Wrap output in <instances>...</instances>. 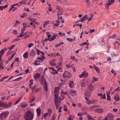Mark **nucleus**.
Returning a JSON list of instances; mask_svg holds the SVG:
<instances>
[{
	"label": "nucleus",
	"mask_w": 120,
	"mask_h": 120,
	"mask_svg": "<svg viewBox=\"0 0 120 120\" xmlns=\"http://www.w3.org/2000/svg\"><path fill=\"white\" fill-rule=\"evenodd\" d=\"M34 117L33 113L30 111H28L24 116V119L25 120H32Z\"/></svg>",
	"instance_id": "f257e3e1"
},
{
	"label": "nucleus",
	"mask_w": 120,
	"mask_h": 120,
	"mask_svg": "<svg viewBox=\"0 0 120 120\" xmlns=\"http://www.w3.org/2000/svg\"><path fill=\"white\" fill-rule=\"evenodd\" d=\"M9 112L8 111H5L1 113L0 115V118L3 119L6 118L9 114Z\"/></svg>",
	"instance_id": "f03ea898"
},
{
	"label": "nucleus",
	"mask_w": 120,
	"mask_h": 120,
	"mask_svg": "<svg viewBox=\"0 0 120 120\" xmlns=\"http://www.w3.org/2000/svg\"><path fill=\"white\" fill-rule=\"evenodd\" d=\"M12 103H10L8 104H7L5 102H2L1 106H2L5 108H7L10 107L12 106Z\"/></svg>",
	"instance_id": "7ed1b4c3"
},
{
	"label": "nucleus",
	"mask_w": 120,
	"mask_h": 120,
	"mask_svg": "<svg viewBox=\"0 0 120 120\" xmlns=\"http://www.w3.org/2000/svg\"><path fill=\"white\" fill-rule=\"evenodd\" d=\"M108 2H109L107 3L105 5V7L107 9H109V6L113 4L115 2V1L114 0H109Z\"/></svg>",
	"instance_id": "20e7f679"
},
{
	"label": "nucleus",
	"mask_w": 120,
	"mask_h": 120,
	"mask_svg": "<svg viewBox=\"0 0 120 120\" xmlns=\"http://www.w3.org/2000/svg\"><path fill=\"white\" fill-rule=\"evenodd\" d=\"M63 77L64 78H65V77H66L68 78H69L71 77V74L67 71H65L64 73L63 74Z\"/></svg>",
	"instance_id": "39448f33"
},
{
	"label": "nucleus",
	"mask_w": 120,
	"mask_h": 120,
	"mask_svg": "<svg viewBox=\"0 0 120 120\" xmlns=\"http://www.w3.org/2000/svg\"><path fill=\"white\" fill-rule=\"evenodd\" d=\"M54 100L60 101L61 100H63L61 98L60 96H58V94H55L54 95Z\"/></svg>",
	"instance_id": "423d86ee"
},
{
	"label": "nucleus",
	"mask_w": 120,
	"mask_h": 120,
	"mask_svg": "<svg viewBox=\"0 0 120 120\" xmlns=\"http://www.w3.org/2000/svg\"><path fill=\"white\" fill-rule=\"evenodd\" d=\"M43 75L42 76L41 79V85H44L46 84L47 82L45 79L43 78Z\"/></svg>",
	"instance_id": "0eeeda50"
},
{
	"label": "nucleus",
	"mask_w": 120,
	"mask_h": 120,
	"mask_svg": "<svg viewBox=\"0 0 120 120\" xmlns=\"http://www.w3.org/2000/svg\"><path fill=\"white\" fill-rule=\"evenodd\" d=\"M41 75L39 73H37L34 75V78L35 80H38V79L41 76Z\"/></svg>",
	"instance_id": "6e6552de"
},
{
	"label": "nucleus",
	"mask_w": 120,
	"mask_h": 120,
	"mask_svg": "<svg viewBox=\"0 0 120 120\" xmlns=\"http://www.w3.org/2000/svg\"><path fill=\"white\" fill-rule=\"evenodd\" d=\"M55 60L52 59L50 61V63L51 65L53 66H55L56 65V64L55 63Z\"/></svg>",
	"instance_id": "1a4fd4ad"
},
{
	"label": "nucleus",
	"mask_w": 120,
	"mask_h": 120,
	"mask_svg": "<svg viewBox=\"0 0 120 120\" xmlns=\"http://www.w3.org/2000/svg\"><path fill=\"white\" fill-rule=\"evenodd\" d=\"M114 99L116 101H119L120 100V99L119 95L118 94H117L114 97Z\"/></svg>",
	"instance_id": "9d476101"
},
{
	"label": "nucleus",
	"mask_w": 120,
	"mask_h": 120,
	"mask_svg": "<svg viewBox=\"0 0 120 120\" xmlns=\"http://www.w3.org/2000/svg\"><path fill=\"white\" fill-rule=\"evenodd\" d=\"M45 59V58L44 56H41V57H38L37 58V59L40 60L41 62H42L43 61V59Z\"/></svg>",
	"instance_id": "9b49d317"
},
{
	"label": "nucleus",
	"mask_w": 120,
	"mask_h": 120,
	"mask_svg": "<svg viewBox=\"0 0 120 120\" xmlns=\"http://www.w3.org/2000/svg\"><path fill=\"white\" fill-rule=\"evenodd\" d=\"M87 19V17L86 15H85L82 18H81L79 20V22H82L84 20H86Z\"/></svg>",
	"instance_id": "f8f14e48"
},
{
	"label": "nucleus",
	"mask_w": 120,
	"mask_h": 120,
	"mask_svg": "<svg viewBox=\"0 0 120 120\" xmlns=\"http://www.w3.org/2000/svg\"><path fill=\"white\" fill-rule=\"evenodd\" d=\"M36 111L37 114V116H39L41 114V109L39 108H37L36 110Z\"/></svg>",
	"instance_id": "ddd939ff"
},
{
	"label": "nucleus",
	"mask_w": 120,
	"mask_h": 120,
	"mask_svg": "<svg viewBox=\"0 0 120 120\" xmlns=\"http://www.w3.org/2000/svg\"><path fill=\"white\" fill-rule=\"evenodd\" d=\"M107 116L109 120L112 119L113 118V116L111 113L108 114H107Z\"/></svg>",
	"instance_id": "4468645a"
},
{
	"label": "nucleus",
	"mask_w": 120,
	"mask_h": 120,
	"mask_svg": "<svg viewBox=\"0 0 120 120\" xmlns=\"http://www.w3.org/2000/svg\"><path fill=\"white\" fill-rule=\"evenodd\" d=\"M86 91L88 93H89L93 91L94 89H92L88 87L86 89Z\"/></svg>",
	"instance_id": "2eb2a0df"
},
{
	"label": "nucleus",
	"mask_w": 120,
	"mask_h": 120,
	"mask_svg": "<svg viewBox=\"0 0 120 120\" xmlns=\"http://www.w3.org/2000/svg\"><path fill=\"white\" fill-rule=\"evenodd\" d=\"M103 110L102 109H96V111L99 113H101L103 112Z\"/></svg>",
	"instance_id": "dca6fc26"
},
{
	"label": "nucleus",
	"mask_w": 120,
	"mask_h": 120,
	"mask_svg": "<svg viewBox=\"0 0 120 120\" xmlns=\"http://www.w3.org/2000/svg\"><path fill=\"white\" fill-rule=\"evenodd\" d=\"M54 102L55 105L60 106L61 103L60 101H58L54 100Z\"/></svg>",
	"instance_id": "f3484780"
},
{
	"label": "nucleus",
	"mask_w": 120,
	"mask_h": 120,
	"mask_svg": "<svg viewBox=\"0 0 120 120\" xmlns=\"http://www.w3.org/2000/svg\"><path fill=\"white\" fill-rule=\"evenodd\" d=\"M110 92L109 93H106V95L107 96V100L109 101H110L111 100V97L109 96Z\"/></svg>",
	"instance_id": "a211bd4d"
},
{
	"label": "nucleus",
	"mask_w": 120,
	"mask_h": 120,
	"mask_svg": "<svg viewBox=\"0 0 120 120\" xmlns=\"http://www.w3.org/2000/svg\"><path fill=\"white\" fill-rule=\"evenodd\" d=\"M35 54V52L33 50L30 52L29 54L30 56H34Z\"/></svg>",
	"instance_id": "6ab92c4d"
},
{
	"label": "nucleus",
	"mask_w": 120,
	"mask_h": 120,
	"mask_svg": "<svg viewBox=\"0 0 120 120\" xmlns=\"http://www.w3.org/2000/svg\"><path fill=\"white\" fill-rule=\"evenodd\" d=\"M41 62L40 61L38 60H36L35 61L34 63V64L35 65H40V63Z\"/></svg>",
	"instance_id": "aec40b11"
},
{
	"label": "nucleus",
	"mask_w": 120,
	"mask_h": 120,
	"mask_svg": "<svg viewBox=\"0 0 120 120\" xmlns=\"http://www.w3.org/2000/svg\"><path fill=\"white\" fill-rule=\"evenodd\" d=\"M28 52H26L23 54V56L24 58L27 59L28 58Z\"/></svg>",
	"instance_id": "412c9836"
},
{
	"label": "nucleus",
	"mask_w": 120,
	"mask_h": 120,
	"mask_svg": "<svg viewBox=\"0 0 120 120\" xmlns=\"http://www.w3.org/2000/svg\"><path fill=\"white\" fill-rule=\"evenodd\" d=\"M37 88V86L36 85H35L34 86L31 88V89L32 90V92L33 93L34 92L36 89Z\"/></svg>",
	"instance_id": "4be33fe9"
},
{
	"label": "nucleus",
	"mask_w": 120,
	"mask_h": 120,
	"mask_svg": "<svg viewBox=\"0 0 120 120\" xmlns=\"http://www.w3.org/2000/svg\"><path fill=\"white\" fill-rule=\"evenodd\" d=\"M74 117L75 116L74 115L72 116L71 115H70L69 116L68 118V120H73Z\"/></svg>",
	"instance_id": "5701e85b"
},
{
	"label": "nucleus",
	"mask_w": 120,
	"mask_h": 120,
	"mask_svg": "<svg viewBox=\"0 0 120 120\" xmlns=\"http://www.w3.org/2000/svg\"><path fill=\"white\" fill-rule=\"evenodd\" d=\"M85 97H87L90 98L91 96V94H88V93L85 92L84 94Z\"/></svg>",
	"instance_id": "b1692460"
},
{
	"label": "nucleus",
	"mask_w": 120,
	"mask_h": 120,
	"mask_svg": "<svg viewBox=\"0 0 120 120\" xmlns=\"http://www.w3.org/2000/svg\"><path fill=\"white\" fill-rule=\"evenodd\" d=\"M87 117L88 120H93L92 116L89 114H88L87 116Z\"/></svg>",
	"instance_id": "393cba45"
},
{
	"label": "nucleus",
	"mask_w": 120,
	"mask_h": 120,
	"mask_svg": "<svg viewBox=\"0 0 120 120\" xmlns=\"http://www.w3.org/2000/svg\"><path fill=\"white\" fill-rule=\"evenodd\" d=\"M28 106V104H27L26 103L25 104L22 105H21V107L22 108H25L27 106Z\"/></svg>",
	"instance_id": "a878e982"
},
{
	"label": "nucleus",
	"mask_w": 120,
	"mask_h": 120,
	"mask_svg": "<svg viewBox=\"0 0 120 120\" xmlns=\"http://www.w3.org/2000/svg\"><path fill=\"white\" fill-rule=\"evenodd\" d=\"M44 90L46 91H47L48 90V88L47 86V83L46 84H44Z\"/></svg>",
	"instance_id": "bb28decb"
},
{
	"label": "nucleus",
	"mask_w": 120,
	"mask_h": 120,
	"mask_svg": "<svg viewBox=\"0 0 120 120\" xmlns=\"http://www.w3.org/2000/svg\"><path fill=\"white\" fill-rule=\"evenodd\" d=\"M94 69L98 73L100 72V71L98 68L96 66H94Z\"/></svg>",
	"instance_id": "cd10ccee"
},
{
	"label": "nucleus",
	"mask_w": 120,
	"mask_h": 120,
	"mask_svg": "<svg viewBox=\"0 0 120 120\" xmlns=\"http://www.w3.org/2000/svg\"><path fill=\"white\" fill-rule=\"evenodd\" d=\"M22 77H20L19 78H17L15 80H13V81H19L21 80H22Z\"/></svg>",
	"instance_id": "c85d7f7f"
},
{
	"label": "nucleus",
	"mask_w": 120,
	"mask_h": 120,
	"mask_svg": "<svg viewBox=\"0 0 120 120\" xmlns=\"http://www.w3.org/2000/svg\"><path fill=\"white\" fill-rule=\"evenodd\" d=\"M21 98L22 97H21L18 100H17L16 102H15L14 105H15L18 104L21 100Z\"/></svg>",
	"instance_id": "c756f323"
},
{
	"label": "nucleus",
	"mask_w": 120,
	"mask_h": 120,
	"mask_svg": "<svg viewBox=\"0 0 120 120\" xmlns=\"http://www.w3.org/2000/svg\"><path fill=\"white\" fill-rule=\"evenodd\" d=\"M48 113L49 114V116H50L52 112V110L50 109H48Z\"/></svg>",
	"instance_id": "7c9ffc66"
},
{
	"label": "nucleus",
	"mask_w": 120,
	"mask_h": 120,
	"mask_svg": "<svg viewBox=\"0 0 120 120\" xmlns=\"http://www.w3.org/2000/svg\"><path fill=\"white\" fill-rule=\"evenodd\" d=\"M97 106L96 105H92L90 106L89 107V109L90 110H92V109H94Z\"/></svg>",
	"instance_id": "2f4dec72"
},
{
	"label": "nucleus",
	"mask_w": 120,
	"mask_h": 120,
	"mask_svg": "<svg viewBox=\"0 0 120 120\" xmlns=\"http://www.w3.org/2000/svg\"><path fill=\"white\" fill-rule=\"evenodd\" d=\"M4 49H2L1 51H0V55L1 56V57L3 55L4 53Z\"/></svg>",
	"instance_id": "473e14b6"
},
{
	"label": "nucleus",
	"mask_w": 120,
	"mask_h": 120,
	"mask_svg": "<svg viewBox=\"0 0 120 120\" xmlns=\"http://www.w3.org/2000/svg\"><path fill=\"white\" fill-rule=\"evenodd\" d=\"M85 74L84 73V72H83L82 74L80 75H79V77L80 78H82L84 76V75Z\"/></svg>",
	"instance_id": "72a5a7b5"
},
{
	"label": "nucleus",
	"mask_w": 120,
	"mask_h": 120,
	"mask_svg": "<svg viewBox=\"0 0 120 120\" xmlns=\"http://www.w3.org/2000/svg\"><path fill=\"white\" fill-rule=\"evenodd\" d=\"M33 98L32 99H31L30 101H29V103H31L33 102L35 100V97L33 96L32 97Z\"/></svg>",
	"instance_id": "f704fd0d"
},
{
	"label": "nucleus",
	"mask_w": 120,
	"mask_h": 120,
	"mask_svg": "<svg viewBox=\"0 0 120 120\" xmlns=\"http://www.w3.org/2000/svg\"><path fill=\"white\" fill-rule=\"evenodd\" d=\"M58 34L60 36H64L65 35V34L64 33H62V32H60L58 33Z\"/></svg>",
	"instance_id": "c9c22d12"
},
{
	"label": "nucleus",
	"mask_w": 120,
	"mask_h": 120,
	"mask_svg": "<svg viewBox=\"0 0 120 120\" xmlns=\"http://www.w3.org/2000/svg\"><path fill=\"white\" fill-rule=\"evenodd\" d=\"M12 33L13 34H14L15 35L17 34V30H13Z\"/></svg>",
	"instance_id": "e433bc0d"
},
{
	"label": "nucleus",
	"mask_w": 120,
	"mask_h": 120,
	"mask_svg": "<svg viewBox=\"0 0 120 120\" xmlns=\"http://www.w3.org/2000/svg\"><path fill=\"white\" fill-rule=\"evenodd\" d=\"M64 110L65 111H67V106L65 105H64Z\"/></svg>",
	"instance_id": "4c0bfd02"
},
{
	"label": "nucleus",
	"mask_w": 120,
	"mask_h": 120,
	"mask_svg": "<svg viewBox=\"0 0 120 120\" xmlns=\"http://www.w3.org/2000/svg\"><path fill=\"white\" fill-rule=\"evenodd\" d=\"M15 46V45H12L11 46L10 48L8 47V48L9 49V50H11Z\"/></svg>",
	"instance_id": "58836bf2"
},
{
	"label": "nucleus",
	"mask_w": 120,
	"mask_h": 120,
	"mask_svg": "<svg viewBox=\"0 0 120 120\" xmlns=\"http://www.w3.org/2000/svg\"><path fill=\"white\" fill-rule=\"evenodd\" d=\"M111 72L112 73L114 74V75H116V73L113 69L112 70Z\"/></svg>",
	"instance_id": "ea45409f"
},
{
	"label": "nucleus",
	"mask_w": 120,
	"mask_h": 120,
	"mask_svg": "<svg viewBox=\"0 0 120 120\" xmlns=\"http://www.w3.org/2000/svg\"><path fill=\"white\" fill-rule=\"evenodd\" d=\"M56 38V36L55 35H53L52 36L51 38V40L52 41H53Z\"/></svg>",
	"instance_id": "a19ab883"
},
{
	"label": "nucleus",
	"mask_w": 120,
	"mask_h": 120,
	"mask_svg": "<svg viewBox=\"0 0 120 120\" xmlns=\"http://www.w3.org/2000/svg\"><path fill=\"white\" fill-rule=\"evenodd\" d=\"M83 114L82 112H79L77 114V116H83Z\"/></svg>",
	"instance_id": "79ce46f5"
},
{
	"label": "nucleus",
	"mask_w": 120,
	"mask_h": 120,
	"mask_svg": "<svg viewBox=\"0 0 120 120\" xmlns=\"http://www.w3.org/2000/svg\"><path fill=\"white\" fill-rule=\"evenodd\" d=\"M33 45V44L32 43H29L28 45V47L29 48H30Z\"/></svg>",
	"instance_id": "37998d69"
},
{
	"label": "nucleus",
	"mask_w": 120,
	"mask_h": 120,
	"mask_svg": "<svg viewBox=\"0 0 120 120\" xmlns=\"http://www.w3.org/2000/svg\"><path fill=\"white\" fill-rule=\"evenodd\" d=\"M67 40L68 41L70 42H71L73 40V39L70 38H67Z\"/></svg>",
	"instance_id": "c03bdc74"
},
{
	"label": "nucleus",
	"mask_w": 120,
	"mask_h": 120,
	"mask_svg": "<svg viewBox=\"0 0 120 120\" xmlns=\"http://www.w3.org/2000/svg\"><path fill=\"white\" fill-rule=\"evenodd\" d=\"M46 33L49 38H50L51 35L49 32H47Z\"/></svg>",
	"instance_id": "a18cd8bd"
},
{
	"label": "nucleus",
	"mask_w": 120,
	"mask_h": 120,
	"mask_svg": "<svg viewBox=\"0 0 120 120\" xmlns=\"http://www.w3.org/2000/svg\"><path fill=\"white\" fill-rule=\"evenodd\" d=\"M22 25H23V28H24V29L26 28V23H23L22 24Z\"/></svg>",
	"instance_id": "49530a36"
},
{
	"label": "nucleus",
	"mask_w": 120,
	"mask_h": 120,
	"mask_svg": "<svg viewBox=\"0 0 120 120\" xmlns=\"http://www.w3.org/2000/svg\"><path fill=\"white\" fill-rule=\"evenodd\" d=\"M20 38H16L14 40H13L12 41V42H14L16 41H18L19 40H20Z\"/></svg>",
	"instance_id": "de8ad7c7"
},
{
	"label": "nucleus",
	"mask_w": 120,
	"mask_h": 120,
	"mask_svg": "<svg viewBox=\"0 0 120 120\" xmlns=\"http://www.w3.org/2000/svg\"><path fill=\"white\" fill-rule=\"evenodd\" d=\"M48 115H49V114L48 113H45L44 114V118L45 119V117L46 116H47Z\"/></svg>",
	"instance_id": "09e8293b"
},
{
	"label": "nucleus",
	"mask_w": 120,
	"mask_h": 120,
	"mask_svg": "<svg viewBox=\"0 0 120 120\" xmlns=\"http://www.w3.org/2000/svg\"><path fill=\"white\" fill-rule=\"evenodd\" d=\"M86 103L88 105H89L91 103V101H90L89 99H88L87 101L86 102Z\"/></svg>",
	"instance_id": "8fccbe9b"
},
{
	"label": "nucleus",
	"mask_w": 120,
	"mask_h": 120,
	"mask_svg": "<svg viewBox=\"0 0 120 120\" xmlns=\"http://www.w3.org/2000/svg\"><path fill=\"white\" fill-rule=\"evenodd\" d=\"M94 80V81H98V79L97 78H96L95 77H93Z\"/></svg>",
	"instance_id": "3c124183"
},
{
	"label": "nucleus",
	"mask_w": 120,
	"mask_h": 120,
	"mask_svg": "<svg viewBox=\"0 0 120 120\" xmlns=\"http://www.w3.org/2000/svg\"><path fill=\"white\" fill-rule=\"evenodd\" d=\"M120 91V87L119 86L116 89L114 90L115 91Z\"/></svg>",
	"instance_id": "603ef678"
},
{
	"label": "nucleus",
	"mask_w": 120,
	"mask_h": 120,
	"mask_svg": "<svg viewBox=\"0 0 120 120\" xmlns=\"http://www.w3.org/2000/svg\"><path fill=\"white\" fill-rule=\"evenodd\" d=\"M88 87L89 88H90L92 89H94V86L92 85H90L89 86H88Z\"/></svg>",
	"instance_id": "864d4df0"
},
{
	"label": "nucleus",
	"mask_w": 120,
	"mask_h": 120,
	"mask_svg": "<svg viewBox=\"0 0 120 120\" xmlns=\"http://www.w3.org/2000/svg\"><path fill=\"white\" fill-rule=\"evenodd\" d=\"M65 84V82L64 81V83L62 82H61L59 84V85L60 86H62V85H64Z\"/></svg>",
	"instance_id": "5fc2aeb1"
},
{
	"label": "nucleus",
	"mask_w": 120,
	"mask_h": 120,
	"mask_svg": "<svg viewBox=\"0 0 120 120\" xmlns=\"http://www.w3.org/2000/svg\"><path fill=\"white\" fill-rule=\"evenodd\" d=\"M55 71V72H53L51 73L52 74V75H55V74H58V72L57 71Z\"/></svg>",
	"instance_id": "6e6d98bb"
},
{
	"label": "nucleus",
	"mask_w": 120,
	"mask_h": 120,
	"mask_svg": "<svg viewBox=\"0 0 120 120\" xmlns=\"http://www.w3.org/2000/svg\"><path fill=\"white\" fill-rule=\"evenodd\" d=\"M71 59L72 60H74L75 59V57L74 56H71Z\"/></svg>",
	"instance_id": "4d7b16f0"
},
{
	"label": "nucleus",
	"mask_w": 120,
	"mask_h": 120,
	"mask_svg": "<svg viewBox=\"0 0 120 120\" xmlns=\"http://www.w3.org/2000/svg\"><path fill=\"white\" fill-rule=\"evenodd\" d=\"M84 73L85 74L84 75V77L85 78H86L88 76V73H86L85 72H84Z\"/></svg>",
	"instance_id": "13d9d810"
},
{
	"label": "nucleus",
	"mask_w": 120,
	"mask_h": 120,
	"mask_svg": "<svg viewBox=\"0 0 120 120\" xmlns=\"http://www.w3.org/2000/svg\"><path fill=\"white\" fill-rule=\"evenodd\" d=\"M81 86L82 87H84L85 86V84L83 82H82L81 84Z\"/></svg>",
	"instance_id": "bf43d9fd"
},
{
	"label": "nucleus",
	"mask_w": 120,
	"mask_h": 120,
	"mask_svg": "<svg viewBox=\"0 0 120 120\" xmlns=\"http://www.w3.org/2000/svg\"><path fill=\"white\" fill-rule=\"evenodd\" d=\"M39 91V89H36L34 91V92L35 93H36L38 92Z\"/></svg>",
	"instance_id": "052dcab7"
},
{
	"label": "nucleus",
	"mask_w": 120,
	"mask_h": 120,
	"mask_svg": "<svg viewBox=\"0 0 120 120\" xmlns=\"http://www.w3.org/2000/svg\"><path fill=\"white\" fill-rule=\"evenodd\" d=\"M37 52V54L38 55H39V53H40V51L38 50L37 49L36 50Z\"/></svg>",
	"instance_id": "680f3d73"
},
{
	"label": "nucleus",
	"mask_w": 120,
	"mask_h": 120,
	"mask_svg": "<svg viewBox=\"0 0 120 120\" xmlns=\"http://www.w3.org/2000/svg\"><path fill=\"white\" fill-rule=\"evenodd\" d=\"M103 97L102 98L104 99H106L105 98V94L104 93L103 94Z\"/></svg>",
	"instance_id": "e2e57ef3"
},
{
	"label": "nucleus",
	"mask_w": 120,
	"mask_h": 120,
	"mask_svg": "<svg viewBox=\"0 0 120 120\" xmlns=\"http://www.w3.org/2000/svg\"><path fill=\"white\" fill-rule=\"evenodd\" d=\"M25 30V29L24 28H22V29L21 30V33H23Z\"/></svg>",
	"instance_id": "0e129e2a"
},
{
	"label": "nucleus",
	"mask_w": 120,
	"mask_h": 120,
	"mask_svg": "<svg viewBox=\"0 0 120 120\" xmlns=\"http://www.w3.org/2000/svg\"><path fill=\"white\" fill-rule=\"evenodd\" d=\"M86 0L87 4L89 6L90 5L89 0Z\"/></svg>",
	"instance_id": "69168bd1"
},
{
	"label": "nucleus",
	"mask_w": 120,
	"mask_h": 120,
	"mask_svg": "<svg viewBox=\"0 0 120 120\" xmlns=\"http://www.w3.org/2000/svg\"><path fill=\"white\" fill-rule=\"evenodd\" d=\"M71 93H76V91L75 90H71Z\"/></svg>",
	"instance_id": "338daca9"
},
{
	"label": "nucleus",
	"mask_w": 120,
	"mask_h": 120,
	"mask_svg": "<svg viewBox=\"0 0 120 120\" xmlns=\"http://www.w3.org/2000/svg\"><path fill=\"white\" fill-rule=\"evenodd\" d=\"M15 23H16L17 24H20L21 23L18 20H16L15 22Z\"/></svg>",
	"instance_id": "774afa93"
}]
</instances>
